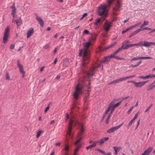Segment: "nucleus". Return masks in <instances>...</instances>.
<instances>
[{"label": "nucleus", "mask_w": 155, "mask_h": 155, "mask_svg": "<svg viewBox=\"0 0 155 155\" xmlns=\"http://www.w3.org/2000/svg\"><path fill=\"white\" fill-rule=\"evenodd\" d=\"M114 0H107V4L101 5L99 7L97 13L100 16L104 15V19H105L107 14V8L109 7ZM121 3L119 0H117V3L115 7L113 9V13L114 15H116L117 13L116 12L120 10L121 7Z\"/></svg>", "instance_id": "f257e3e1"}, {"label": "nucleus", "mask_w": 155, "mask_h": 155, "mask_svg": "<svg viewBox=\"0 0 155 155\" xmlns=\"http://www.w3.org/2000/svg\"><path fill=\"white\" fill-rule=\"evenodd\" d=\"M91 45V43L90 42L84 43H83V48L80 50L79 55L82 56V61L81 65V69L89 61L90 53L88 48Z\"/></svg>", "instance_id": "f03ea898"}, {"label": "nucleus", "mask_w": 155, "mask_h": 155, "mask_svg": "<svg viewBox=\"0 0 155 155\" xmlns=\"http://www.w3.org/2000/svg\"><path fill=\"white\" fill-rule=\"evenodd\" d=\"M103 68V66L101 64L98 65L96 64L93 66L92 68L87 72V76H85V79L86 80H88L85 83L86 85L88 88H90L89 85L90 84L89 80V77L93 75L94 73L96 71L97 68H100L101 69H102Z\"/></svg>", "instance_id": "7ed1b4c3"}, {"label": "nucleus", "mask_w": 155, "mask_h": 155, "mask_svg": "<svg viewBox=\"0 0 155 155\" xmlns=\"http://www.w3.org/2000/svg\"><path fill=\"white\" fill-rule=\"evenodd\" d=\"M82 87L81 84L78 83L75 87L74 91L73 94V96L74 99L78 98L79 95L82 93Z\"/></svg>", "instance_id": "20e7f679"}, {"label": "nucleus", "mask_w": 155, "mask_h": 155, "mask_svg": "<svg viewBox=\"0 0 155 155\" xmlns=\"http://www.w3.org/2000/svg\"><path fill=\"white\" fill-rule=\"evenodd\" d=\"M10 31V27L9 26H7L5 29L4 32V36L3 38V41L4 43H6L9 37V32Z\"/></svg>", "instance_id": "39448f33"}, {"label": "nucleus", "mask_w": 155, "mask_h": 155, "mask_svg": "<svg viewBox=\"0 0 155 155\" xmlns=\"http://www.w3.org/2000/svg\"><path fill=\"white\" fill-rule=\"evenodd\" d=\"M78 125L79 129L80 130V132L78 133V139L74 143V144L75 145H76L77 144H78L82 139V137H80V138H79V137L83 134V131L84 130V126L82 124H79Z\"/></svg>", "instance_id": "423d86ee"}, {"label": "nucleus", "mask_w": 155, "mask_h": 155, "mask_svg": "<svg viewBox=\"0 0 155 155\" xmlns=\"http://www.w3.org/2000/svg\"><path fill=\"white\" fill-rule=\"evenodd\" d=\"M73 123H74L75 125L77 124H78V122L77 120H74L71 118H70V122L69 124V125L68 127V131L67 132V134L69 136H70L71 135V130Z\"/></svg>", "instance_id": "0eeeda50"}, {"label": "nucleus", "mask_w": 155, "mask_h": 155, "mask_svg": "<svg viewBox=\"0 0 155 155\" xmlns=\"http://www.w3.org/2000/svg\"><path fill=\"white\" fill-rule=\"evenodd\" d=\"M147 81H146L137 82L134 81H128V82L132 83L134 84L135 87H141L144 85L147 82Z\"/></svg>", "instance_id": "6e6552de"}, {"label": "nucleus", "mask_w": 155, "mask_h": 155, "mask_svg": "<svg viewBox=\"0 0 155 155\" xmlns=\"http://www.w3.org/2000/svg\"><path fill=\"white\" fill-rule=\"evenodd\" d=\"M17 65L18 67L19 72L22 75V78H24L25 76V72L23 70V65L20 63L19 60L17 61Z\"/></svg>", "instance_id": "1a4fd4ad"}, {"label": "nucleus", "mask_w": 155, "mask_h": 155, "mask_svg": "<svg viewBox=\"0 0 155 155\" xmlns=\"http://www.w3.org/2000/svg\"><path fill=\"white\" fill-rule=\"evenodd\" d=\"M112 22L106 21L104 25V29L106 31H109L110 28L112 26Z\"/></svg>", "instance_id": "9d476101"}, {"label": "nucleus", "mask_w": 155, "mask_h": 155, "mask_svg": "<svg viewBox=\"0 0 155 155\" xmlns=\"http://www.w3.org/2000/svg\"><path fill=\"white\" fill-rule=\"evenodd\" d=\"M15 19L13 18L12 22H15L17 27H18V26L22 24V21L21 18L20 17H19L17 20H15Z\"/></svg>", "instance_id": "9b49d317"}, {"label": "nucleus", "mask_w": 155, "mask_h": 155, "mask_svg": "<svg viewBox=\"0 0 155 155\" xmlns=\"http://www.w3.org/2000/svg\"><path fill=\"white\" fill-rule=\"evenodd\" d=\"M35 18L38 21V23L41 27H43L44 25V22L41 18L39 17L37 15H35Z\"/></svg>", "instance_id": "f8f14e48"}, {"label": "nucleus", "mask_w": 155, "mask_h": 155, "mask_svg": "<svg viewBox=\"0 0 155 155\" xmlns=\"http://www.w3.org/2000/svg\"><path fill=\"white\" fill-rule=\"evenodd\" d=\"M151 45H155V42H148L146 41H143V46L149 47Z\"/></svg>", "instance_id": "ddd939ff"}, {"label": "nucleus", "mask_w": 155, "mask_h": 155, "mask_svg": "<svg viewBox=\"0 0 155 155\" xmlns=\"http://www.w3.org/2000/svg\"><path fill=\"white\" fill-rule=\"evenodd\" d=\"M34 32V29L33 28H31L28 31L27 33V38H28L33 34Z\"/></svg>", "instance_id": "4468645a"}, {"label": "nucleus", "mask_w": 155, "mask_h": 155, "mask_svg": "<svg viewBox=\"0 0 155 155\" xmlns=\"http://www.w3.org/2000/svg\"><path fill=\"white\" fill-rule=\"evenodd\" d=\"M118 129V128L117 126H116L110 128L109 130H107V132L109 133H111L115 131Z\"/></svg>", "instance_id": "2eb2a0df"}, {"label": "nucleus", "mask_w": 155, "mask_h": 155, "mask_svg": "<svg viewBox=\"0 0 155 155\" xmlns=\"http://www.w3.org/2000/svg\"><path fill=\"white\" fill-rule=\"evenodd\" d=\"M141 31V30L140 28H138L136 30L134 31V32H133L132 33H131L129 36V37H131L134 35L137 34V33L139 32V31Z\"/></svg>", "instance_id": "dca6fc26"}, {"label": "nucleus", "mask_w": 155, "mask_h": 155, "mask_svg": "<svg viewBox=\"0 0 155 155\" xmlns=\"http://www.w3.org/2000/svg\"><path fill=\"white\" fill-rule=\"evenodd\" d=\"M98 142L97 141H94L93 144L92 145H90L89 146H87L86 147V149L87 150H88L90 148H91L93 147H94L96 146V144Z\"/></svg>", "instance_id": "f3484780"}, {"label": "nucleus", "mask_w": 155, "mask_h": 155, "mask_svg": "<svg viewBox=\"0 0 155 155\" xmlns=\"http://www.w3.org/2000/svg\"><path fill=\"white\" fill-rule=\"evenodd\" d=\"M12 15H13V17L14 18H15V15L16 13V9L15 7L14 6H13L12 7Z\"/></svg>", "instance_id": "a211bd4d"}, {"label": "nucleus", "mask_w": 155, "mask_h": 155, "mask_svg": "<svg viewBox=\"0 0 155 155\" xmlns=\"http://www.w3.org/2000/svg\"><path fill=\"white\" fill-rule=\"evenodd\" d=\"M69 64V61L67 59H65L64 60L63 65L64 66L66 67Z\"/></svg>", "instance_id": "6ab92c4d"}, {"label": "nucleus", "mask_w": 155, "mask_h": 155, "mask_svg": "<svg viewBox=\"0 0 155 155\" xmlns=\"http://www.w3.org/2000/svg\"><path fill=\"white\" fill-rule=\"evenodd\" d=\"M101 20V19H97L96 20L95 22L94 23V27L95 28H97V25L98 24L100 23Z\"/></svg>", "instance_id": "aec40b11"}, {"label": "nucleus", "mask_w": 155, "mask_h": 155, "mask_svg": "<svg viewBox=\"0 0 155 155\" xmlns=\"http://www.w3.org/2000/svg\"><path fill=\"white\" fill-rule=\"evenodd\" d=\"M69 149V146L67 144L65 145L64 147V148L62 150H65L66 152H68Z\"/></svg>", "instance_id": "412c9836"}, {"label": "nucleus", "mask_w": 155, "mask_h": 155, "mask_svg": "<svg viewBox=\"0 0 155 155\" xmlns=\"http://www.w3.org/2000/svg\"><path fill=\"white\" fill-rule=\"evenodd\" d=\"M134 46H138L140 47L143 46V41H141L137 44H134Z\"/></svg>", "instance_id": "4be33fe9"}, {"label": "nucleus", "mask_w": 155, "mask_h": 155, "mask_svg": "<svg viewBox=\"0 0 155 155\" xmlns=\"http://www.w3.org/2000/svg\"><path fill=\"white\" fill-rule=\"evenodd\" d=\"M149 21H148L144 20L143 24L140 26V28H141L143 27L148 25Z\"/></svg>", "instance_id": "5701e85b"}, {"label": "nucleus", "mask_w": 155, "mask_h": 155, "mask_svg": "<svg viewBox=\"0 0 155 155\" xmlns=\"http://www.w3.org/2000/svg\"><path fill=\"white\" fill-rule=\"evenodd\" d=\"M134 46V44L127 45L125 46L124 45V49H127L129 48H130Z\"/></svg>", "instance_id": "b1692460"}, {"label": "nucleus", "mask_w": 155, "mask_h": 155, "mask_svg": "<svg viewBox=\"0 0 155 155\" xmlns=\"http://www.w3.org/2000/svg\"><path fill=\"white\" fill-rule=\"evenodd\" d=\"M109 59L108 56L105 57L101 61V62L104 63L107 62L109 60Z\"/></svg>", "instance_id": "393cba45"}, {"label": "nucleus", "mask_w": 155, "mask_h": 155, "mask_svg": "<svg viewBox=\"0 0 155 155\" xmlns=\"http://www.w3.org/2000/svg\"><path fill=\"white\" fill-rule=\"evenodd\" d=\"M152 149L153 148H152L150 147L145 151L146 153L148 154L151 151Z\"/></svg>", "instance_id": "a878e982"}, {"label": "nucleus", "mask_w": 155, "mask_h": 155, "mask_svg": "<svg viewBox=\"0 0 155 155\" xmlns=\"http://www.w3.org/2000/svg\"><path fill=\"white\" fill-rule=\"evenodd\" d=\"M115 151L118 152L121 149L120 147H113Z\"/></svg>", "instance_id": "bb28decb"}, {"label": "nucleus", "mask_w": 155, "mask_h": 155, "mask_svg": "<svg viewBox=\"0 0 155 155\" xmlns=\"http://www.w3.org/2000/svg\"><path fill=\"white\" fill-rule=\"evenodd\" d=\"M155 87L154 85H152V84H149L147 87V90H150L152 89L153 87Z\"/></svg>", "instance_id": "cd10ccee"}, {"label": "nucleus", "mask_w": 155, "mask_h": 155, "mask_svg": "<svg viewBox=\"0 0 155 155\" xmlns=\"http://www.w3.org/2000/svg\"><path fill=\"white\" fill-rule=\"evenodd\" d=\"M116 44V43H114L110 45L109 46L105 48L104 49L107 50V49H109V48H111V47H112L113 46H114V45H115Z\"/></svg>", "instance_id": "c85d7f7f"}, {"label": "nucleus", "mask_w": 155, "mask_h": 155, "mask_svg": "<svg viewBox=\"0 0 155 155\" xmlns=\"http://www.w3.org/2000/svg\"><path fill=\"white\" fill-rule=\"evenodd\" d=\"M109 107H110V110H111V112L109 114H111L112 113V112L114 110L115 108H114V107H113L112 106H109Z\"/></svg>", "instance_id": "c756f323"}, {"label": "nucleus", "mask_w": 155, "mask_h": 155, "mask_svg": "<svg viewBox=\"0 0 155 155\" xmlns=\"http://www.w3.org/2000/svg\"><path fill=\"white\" fill-rule=\"evenodd\" d=\"M119 82L118 79L114 80L109 83L108 84L110 85L112 84H115Z\"/></svg>", "instance_id": "7c9ffc66"}, {"label": "nucleus", "mask_w": 155, "mask_h": 155, "mask_svg": "<svg viewBox=\"0 0 155 155\" xmlns=\"http://www.w3.org/2000/svg\"><path fill=\"white\" fill-rule=\"evenodd\" d=\"M80 147V146H78L74 150V153L73 155H76L78 151V150L79 147Z\"/></svg>", "instance_id": "2f4dec72"}, {"label": "nucleus", "mask_w": 155, "mask_h": 155, "mask_svg": "<svg viewBox=\"0 0 155 155\" xmlns=\"http://www.w3.org/2000/svg\"><path fill=\"white\" fill-rule=\"evenodd\" d=\"M122 101H120L119 102H118L116 104H114V105H112V106L114 107V108H116L118 107L121 104Z\"/></svg>", "instance_id": "473e14b6"}, {"label": "nucleus", "mask_w": 155, "mask_h": 155, "mask_svg": "<svg viewBox=\"0 0 155 155\" xmlns=\"http://www.w3.org/2000/svg\"><path fill=\"white\" fill-rule=\"evenodd\" d=\"M140 60V57H135V58H133L131 59L130 60V61L132 62V61H135V60Z\"/></svg>", "instance_id": "72a5a7b5"}, {"label": "nucleus", "mask_w": 155, "mask_h": 155, "mask_svg": "<svg viewBox=\"0 0 155 155\" xmlns=\"http://www.w3.org/2000/svg\"><path fill=\"white\" fill-rule=\"evenodd\" d=\"M118 82L126 80V77H122L118 79Z\"/></svg>", "instance_id": "f704fd0d"}, {"label": "nucleus", "mask_w": 155, "mask_h": 155, "mask_svg": "<svg viewBox=\"0 0 155 155\" xmlns=\"http://www.w3.org/2000/svg\"><path fill=\"white\" fill-rule=\"evenodd\" d=\"M41 132H42V131L40 130H38V131L37 134L36 135V137L37 138H38L39 137V136H40V135L41 134Z\"/></svg>", "instance_id": "c9c22d12"}, {"label": "nucleus", "mask_w": 155, "mask_h": 155, "mask_svg": "<svg viewBox=\"0 0 155 155\" xmlns=\"http://www.w3.org/2000/svg\"><path fill=\"white\" fill-rule=\"evenodd\" d=\"M49 47V45L48 44H45L43 47V48L45 49L48 48Z\"/></svg>", "instance_id": "e433bc0d"}, {"label": "nucleus", "mask_w": 155, "mask_h": 155, "mask_svg": "<svg viewBox=\"0 0 155 155\" xmlns=\"http://www.w3.org/2000/svg\"><path fill=\"white\" fill-rule=\"evenodd\" d=\"M95 141L98 142V143H100V144H102L104 143V141L103 139V138L101 139L99 141Z\"/></svg>", "instance_id": "4c0bfd02"}, {"label": "nucleus", "mask_w": 155, "mask_h": 155, "mask_svg": "<svg viewBox=\"0 0 155 155\" xmlns=\"http://www.w3.org/2000/svg\"><path fill=\"white\" fill-rule=\"evenodd\" d=\"M116 101V99H114L110 103L109 106H111L114 105V103Z\"/></svg>", "instance_id": "58836bf2"}, {"label": "nucleus", "mask_w": 155, "mask_h": 155, "mask_svg": "<svg viewBox=\"0 0 155 155\" xmlns=\"http://www.w3.org/2000/svg\"><path fill=\"white\" fill-rule=\"evenodd\" d=\"M153 105L152 104H150V105L145 110V112H147L152 107V106Z\"/></svg>", "instance_id": "ea45409f"}, {"label": "nucleus", "mask_w": 155, "mask_h": 155, "mask_svg": "<svg viewBox=\"0 0 155 155\" xmlns=\"http://www.w3.org/2000/svg\"><path fill=\"white\" fill-rule=\"evenodd\" d=\"M140 59H147L152 58L151 57H140Z\"/></svg>", "instance_id": "a19ab883"}, {"label": "nucleus", "mask_w": 155, "mask_h": 155, "mask_svg": "<svg viewBox=\"0 0 155 155\" xmlns=\"http://www.w3.org/2000/svg\"><path fill=\"white\" fill-rule=\"evenodd\" d=\"M6 80H9L10 79V78L9 75L8 73H6Z\"/></svg>", "instance_id": "79ce46f5"}, {"label": "nucleus", "mask_w": 155, "mask_h": 155, "mask_svg": "<svg viewBox=\"0 0 155 155\" xmlns=\"http://www.w3.org/2000/svg\"><path fill=\"white\" fill-rule=\"evenodd\" d=\"M129 42H130V41L129 40L125 41L123 42V43H122V45H123L125 46V45L126 44L129 43Z\"/></svg>", "instance_id": "37998d69"}, {"label": "nucleus", "mask_w": 155, "mask_h": 155, "mask_svg": "<svg viewBox=\"0 0 155 155\" xmlns=\"http://www.w3.org/2000/svg\"><path fill=\"white\" fill-rule=\"evenodd\" d=\"M141 30V31H143V30H151V29L150 28H148V27H145L144 28H143V29H141V28H140Z\"/></svg>", "instance_id": "c03bdc74"}, {"label": "nucleus", "mask_w": 155, "mask_h": 155, "mask_svg": "<svg viewBox=\"0 0 155 155\" xmlns=\"http://www.w3.org/2000/svg\"><path fill=\"white\" fill-rule=\"evenodd\" d=\"M88 33L89 31L87 30H85L83 31V35H84L85 34H88Z\"/></svg>", "instance_id": "a18cd8bd"}, {"label": "nucleus", "mask_w": 155, "mask_h": 155, "mask_svg": "<svg viewBox=\"0 0 155 155\" xmlns=\"http://www.w3.org/2000/svg\"><path fill=\"white\" fill-rule=\"evenodd\" d=\"M114 55H115V54H112L110 56H108V57L109 59L112 58H115V57H114Z\"/></svg>", "instance_id": "49530a36"}, {"label": "nucleus", "mask_w": 155, "mask_h": 155, "mask_svg": "<svg viewBox=\"0 0 155 155\" xmlns=\"http://www.w3.org/2000/svg\"><path fill=\"white\" fill-rule=\"evenodd\" d=\"M87 15V14L86 13H84L82 15V17L80 18L81 20H82L83 18Z\"/></svg>", "instance_id": "de8ad7c7"}, {"label": "nucleus", "mask_w": 155, "mask_h": 155, "mask_svg": "<svg viewBox=\"0 0 155 155\" xmlns=\"http://www.w3.org/2000/svg\"><path fill=\"white\" fill-rule=\"evenodd\" d=\"M49 105L47 107L45 110V113H46L47 111L49 110Z\"/></svg>", "instance_id": "09e8293b"}, {"label": "nucleus", "mask_w": 155, "mask_h": 155, "mask_svg": "<svg viewBox=\"0 0 155 155\" xmlns=\"http://www.w3.org/2000/svg\"><path fill=\"white\" fill-rule=\"evenodd\" d=\"M134 76H135V75H130V76L125 77H126V79H127L131 78H133V77H134Z\"/></svg>", "instance_id": "8fccbe9b"}, {"label": "nucleus", "mask_w": 155, "mask_h": 155, "mask_svg": "<svg viewBox=\"0 0 155 155\" xmlns=\"http://www.w3.org/2000/svg\"><path fill=\"white\" fill-rule=\"evenodd\" d=\"M66 119H65V121H67L69 118V114L68 113H67L66 114Z\"/></svg>", "instance_id": "3c124183"}, {"label": "nucleus", "mask_w": 155, "mask_h": 155, "mask_svg": "<svg viewBox=\"0 0 155 155\" xmlns=\"http://www.w3.org/2000/svg\"><path fill=\"white\" fill-rule=\"evenodd\" d=\"M110 114H109L107 117V119H106V123L107 124L108 123V120L110 118Z\"/></svg>", "instance_id": "603ef678"}, {"label": "nucleus", "mask_w": 155, "mask_h": 155, "mask_svg": "<svg viewBox=\"0 0 155 155\" xmlns=\"http://www.w3.org/2000/svg\"><path fill=\"white\" fill-rule=\"evenodd\" d=\"M149 78H151V74L145 76V79H148Z\"/></svg>", "instance_id": "864d4df0"}, {"label": "nucleus", "mask_w": 155, "mask_h": 155, "mask_svg": "<svg viewBox=\"0 0 155 155\" xmlns=\"http://www.w3.org/2000/svg\"><path fill=\"white\" fill-rule=\"evenodd\" d=\"M138 113H137L135 114V116L133 118L135 120L137 118Z\"/></svg>", "instance_id": "5fc2aeb1"}, {"label": "nucleus", "mask_w": 155, "mask_h": 155, "mask_svg": "<svg viewBox=\"0 0 155 155\" xmlns=\"http://www.w3.org/2000/svg\"><path fill=\"white\" fill-rule=\"evenodd\" d=\"M124 45H122V46L118 49V51H121L123 49H124Z\"/></svg>", "instance_id": "6e6d98bb"}, {"label": "nucleus", "mask_w": 155, "mask_h": 155, "mask_svg": "<svg viewBox=\"0 0 155 155\" xmlns=\"http://www.w3.org/2000/svg\"><path fill=\"white\" fill-rule=\"evenodd\" d=\"M14 45L12 44L10 45V48L11 49H13L14 48Z\"/></svg>", "instance_id": "4d7b16f0"}, {"label": "nucleus", "mask_w": 155, "mask_h": 155, "mask_svg": "<svg viewBox=\"0 0 155 155\" xmlns=\"http://www.w3.org/2000/svg\"><path fill=\"white\" fill-rule=\"evenodd\" d=\"M129 30V29H128V28H127L126 29L124 30V31H122V34H124V33L126 32L127 31Z\"/></svg>", "instance_id": "13d9d810"}, {"label": "nucleus", "mask_w": 155, "mask_h": 155, "mask_svg": "<svg viewBox=\"0 0 155 155\" xmlns=\"http://www.w3.org/2000/svg\"><path fill=\"white\" fill-rule=\"evenodd\" d=\"M61 145V143L59 142H57L55 143V145L56 146H60Z\"/></svg>", "instance_id": "bf43d9fd"}, {"label": "nucleus", "mask_w": 155, "mask_h": 155, "mask_svg": "<svg viewBox=\"0 0 155 155\" xmlns=\"http://www.w3.org/2000/svg\"><path fill=\"white\" fill-rule=\"evenodd\" d=\"M133 107H131L129 109V110H128L127 112V113L128 114H129L130 112Z\"/></svg>", "instance_id": "052dcab7"}, {"label": "nucleus", "mask_w": 155, "mask_h": 155, "mask_svg": "<svg viewBox=\"0 0 155 155\" xmlns=\"http://www.w3.org/2000/svg\"><path fill=\"white\" fill-rule=\"evenodd\" d=\"M97 151H99V152H101V153H102L105 154V153H104V152L103 151H102V150H100V149H97Z\"/></svg>", "instance_id": "680f3d73"}, {"label": "nucleus", "mask_w": 155, "mask_h": 155, "mask_svg": "<svg viewBox=\"0 0 155 155\" xmlns=\"http://www.w3.org/2000/svg\"><path fill=\"white\" fill-rule=\"evenodd\" d=\"M137 66V64H135V65L132 64L130 66H129V68H130V67H132L134 68V67H136Z\"/></svg>", "instance_id": "e2e57ef3"}, {"label": "nucleus", "mask_w": 155, "mask_h": 155, "mask_svg": "<svg viewBox=\"0 0 155 155\" xmlns=\"http://www.w3.org/2000/svg\"><path fill=\"white\" fill-rule=\"evenodd\" d=\"M103 139L104 141H106L109 139V138L108 137H104V138H103Z\"/></svg>", "instance_id": "0e129e2a"}, {"label": "nucleus", "mask_w": 155, "mask_h": 155, "mask_svg": "<svg viewBox=\"0 0 155 155\" xmlns=\"http://www.w3.org/2000/svg\"><path fill=\"white\" fill-rule=\"evenodd\" d=\"M132 123L133 122H132L130 120L128 124V127H129L130 125H131Z\"/></svg>", "instance_id": "69168bd1"}, {"label": "nucleus", "mask_w": 155, "mask_h": 155, "mask_svg": "<svg viewBox=\"0 0 155 155\" xmlns=\"http://www.w3.org/2000/svg\"><path fill=\"white\" fill-rule=\"evenodd\" d=\"M123 123H122L119 125L117 126L118 129L123 125Z\"/></svg>", "instance_id": "338daca9"}, {"label": "nucleus", "mask_w": 155, "mask_h": 155, "mask_svg": "<svg viewBox=\"0 0 155 155\" xmlns=\"http://www.w3.org/2000/svg\"><path fill=\"white\" fill-rule=\"evenodd\" d=\"M151 31L149 32V33H151L153 32H155V28L153 29H151Z\"/></svg>", "instance_id": "774afa93"}]
</instances>
